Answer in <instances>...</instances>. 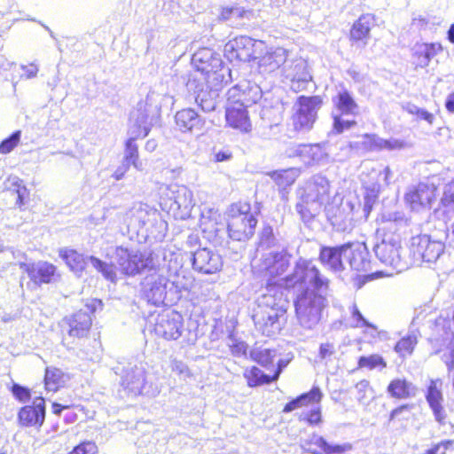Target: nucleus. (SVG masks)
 Instances as JSON below:
<instances>
[{"instance_id":"obj_3","label":"nucleus","mask_w":454,"mask_h":454,"mask_svg":"<svg viewBox=\"0 0 454 454\" xmlns=\"http://www.w3.org/2000/svg\"><path fill=\"white\" fill-rule=\"evenodd\" d=\"M330 183L321 175L313 176L305 184L301 194V201L296 210L304 222H309L320 212L322 206L328 201Z\"/></svg>"},{"instance_id":"obj_1","label":"nucleus","mask_w":454,"mask_h":454,"mask_svg":"<svg viewBox=\"0 0 454 454\" xmlns=\"http://www.w3.org/2000/svg\"><path fill=\"white\" fill-rule=\"evenodd\" d=\"M160 95L150 91L145 99L137 103L130 113L129 138L126 142L124 161L139 169L138 150L135 141L145 137L151 128L158 123L160 114Z\"/></svg>"},{"instance_id":"obj_41","label":"nucleus","mask_w":454,"mask_h":454,"mask_svg":"<svg viewBox=\"0 0 454 454\" xmlns=\"http://www.w3.org/2000/svg\"><path fill=\"white\" fill-rule=\"evenodd\" d=\"M248 12L245 8L234 5L223 7L219 15L222 21L230 22L232 26L240 24V20L247 16Z\"/></svg>"},{"instance_id":"obj_13","label":"nucleus","mask_w":454,"mask_h":454,"mask_svg":"<svg viewBox=\"0 0 454 454\" xmlns=\"http://www.w3.org/2000/svg\"><path fill=\"white\" fill-rule=\"evenodd\" d=\"M168 283V279L159 272L147 275L141 282L143 299L154 306L163 304Z\"/></svg>"},{"instance_id":"obj_22","label":"nucleus","mask_w":454,"mask_h":454,"mask_svg":"<svg viewBox=\"0 0 454 454\" xmlns=\"http://www.w3.org/2000/svg\"><path fill=\"white\" fill-rule=\"evenodd\" d=\"M345 262L356 271H367L371 262L369 253L364 243H348L344 248Z\"/></svg>"},{"instance_id":"obj_7","label":"nucleus","mask_w":454,"mask_h":454,"mask_svg":"<svg viewBox=\"0 0 454 454\" xmlns=\"http://www.w3.org/2000/svg\"><path fill=\"white\" fill-rule=\"evenodd\" d=\"M257 220L250 212L247 204H234L229 210L227 231L229 237L237 241H244L254 233Z\"/></svg>"},{"instance_id":"obj_30","label":"nucleus","mask_w":454,"mask_h":454,"mask_svg":"<svg viewBox=\"0 0 454 454\" xmlns=\"http://www.w3.org/2000/svg\"><path fill=\"white\" fill-rule=\"evenodd\" d=\"M325 212L331 224L340 231H347L353 227L351 213L346 212L344 207L333 205L325 206Z\"/></svg>"},{"instance_id":"obj_17","label":"nucleus","mask_w":454,"mask_h":454,"mask_svg":"<svg viewBox=\"0 0 454 454\" xmlns=\"http://www.w3.org/2000/svg\"><path fill=\"white\" fill-rule=\"evenodd\" d=\"M282 74L291 82V88L295 91H301L306 89L312 76L308 68V63L305 59L300 58L287 61L282 68Z\"/></svg>"},{"instance_id":"obj_11","label":"nucleus","mask_w":454,"mask_h":454,"mask_svg":"<svg viewBox=\"0 0 454 454\" xmlns=\"http://www.w3.org/2000/svg\"><path fill=\"white\" fill-rule=\"evenodd\" d=\"M115 260L121 272L126 276H136L144 270L153 267V258L150 254L122 247H116Z\"/></svg>"},{"instance_id":"obj_33","label":"nucleus","mask_w":454,"mask_h":454,"mask_svg":"<svg viewBox=\"0 0 454 454\" xmlns=\"http://www.w3.org/2000/svg\"><path fill=\"white\" fill-rule=\"evenodd\" d=\"M363 145L364 149H387V150H398L404 148L406 143L403 140L396 138L383 139L375 135L365 134L363 136Z\"/></svg>"},{"instance_id":"obj_8","label":"nucleus","mask_w":454,"mask_h":454,"mask_svg":"<svg viewBox=\"0 0 454 454\" xmlns=\"http://www.w3.org/2000/svg\"><path fill=\"white\" fill-rule=\"evenodd\" d=\"M165 206L176 219L185 220L191 216L195 202L192 192L185 185L171 184L168 187Z\"/></svg>"},{"instance_id":"obj_44","label":"nucleus","mask_w":454,"mask_h":454,"mask_svg":"<svg viewBox=\"0 0 454 454\" xmlns=\"http://www.w3.org/2000/svg\"><path fill=\"white\" fill-rule=\"evenodd\" d=\"M329 445L324 437L314 434L309 439L303 441L301 447L310 454H325Z\"/></svg>"},{"instance_id":"obj_52","label":"nucleus","mask_w":454,"mask_h":454,"mask_svg":"<svg viewBox=\"0 0 454 454\" xmlns=\"http://www.w3.org/2000/svg\"><path fill=\"white\" fill-rule=\"evenodd\" d=\"M21 137L20 130L13 132L9 137L5 138L0 144V153L6 154L11 153L19 144Z\"/></svg>"},{"instance_id":"obj_57","label":"nucleus","mask_w":454,"mask_h":454,"mask_svg":"<svg viewBox=\"0 0 454 454\" xmlns=\"http://www.w3.org/2000/svg\"><path fill=\"white\" fill-rule=\"evenodd\" d=\"M274 241L273 229L270 226L263 227L260 234V247H270L271 244H274Z\"/></svg>"},{"instance_id":"obj_9","label":"nucleus","mask_w":454,"mask_h":454,"mask_svg":"<svg viewBox=\"0 0 454 454\" xmlns=\"http://www.w3.org/2000/svg\"><path fill=\"white\" fill-rule=\"evenodd\" d=\"M192 64L197 72L201 73L204 82H209L211 77L214 80L223 82L225 71L223 67V61L220 55L212 49L201 48L198 50L192 55Z\"/></svg>"},{"instance_id":"obj_19","label":"nucleus","mask_w":454,"mask_h":454,"mask_svg":"<svg viewBox=\"0 0 454 454\" xmlns=\"http://www.w3.org/2000/svg\"><path fill=\"white\" fill-rule=\"evenodd\" d=\"M45 419V401L38 396L33 401L32 405L22 407L18 413L19 423L22 427H34L40 428Z\"/></svg>"},{"instance_id":"obj_32","label":"nucleus","mask_w":454,"mask_h":454,"mask_svg":"<svg viewBox=\"0 0 454 454\" xmlns=\"http://www.w3.org/2000/svg\"><path fill=\"white\" fill-rule=\"evenodd\" d=\"M387 392L393 398L405 400L415 397L418 388L406 379L397 378L390 381Z\"/></svg>"},{"instance_id":"obj_43","label":"nucleus","mask_w":454,"mask_h":454,"mask_svg":"<svg viewBox=\"0 0 454 454\" xmlns=\"http://www.w3.org/2000/svg\"><path fill=\"white\" fill-rule=\"evenodd\" d=\"M65 376L61 370L47 368L44 376V384L47 391L56 392L65 383Z\"/></svg>"},{"instance_id":"obj_46","label":"nucleus","mask_w":454,"mask_h":454,"mask_svg":"<svg viewBox=\"0 0 454 454\" xmlns=\"http://www.w3.org/2000/svg\"><path fill=\"white\" fill-rule=\"evenodd\" d=\"M332 116L333 120V131L336 134L349 130L357 124L355 120L357 115H341L340 113H332Z\"/></svg>"},{"instance_id":"obj_60","label":"nucleus","mask_w":454,"mask_h":454,"mask_svg":"<svg viewBox=\"0 0 454 454\" xmlns=\"http://www.w3.org/2000/svg\"><path fill=\"white\" fill-rule=\"evenodd\" d=\"M171 370L178 375L184 376V378L190 377L191 372L188 366L182 361L174 359L171 361Z\"/></svg>"},{"instance_id":"obj_20","label":"nucleus","mask_w":454,"mask_h":454,"mask_svg":"<svg viewBox=\"0 0 454 454\" xmlns=\"http://www.w3.org/2000/svg\"><path fill=\"white\" fill-rule=\"evenodd\" d=\"M253 262V267L258 268V271L265 273V276L278 277L286 272L289 266V260L282 253L269 252L262 255L260 263Z\"/></svg>"},{"instance_id":"obj_15","label":"nucleus","mask_w":454,"mask_h":454,"mask_svg":"<svg viewBox=\"0 0 454 454\" xmlns=\"http://www.w3.org/2000/svg\"><path fill=\"white\" fill-rule=\"evenodd\" d=\"M435 198L436 187L425 183L411 187L404 196L405 202L413 211L431 208Z\"/></svg>"},{"instance_id":"obj_2","label":"nucleus","mask_w":454,"mask_h":454,"mask_svg":"<svg viewBox=\"0 0 454 454\" xmlns=\"http://www.w3.org/2000/svg\"><path fill=\"white\" fill-rule=\"evenodd\" d=\"M282 292L276 283H269L266 293L261 296L258 310L253 316L255 328L266 336L278 334L282 327L280 318L285 316L277 298L282 297Z\"/></svg>"},{"instance_id":"obj_47","label":"nucleus","mask_w":454,"mask_h":454,"mask_svg":"<svg viewBox=\"0 0 454 454\" xmlns=\"http://www.w3.org/2000/svg\"><path fill=\"white\" fill-rule=\"evenodd\" d=\"M436 212H442L443 215L454 213V182L446 185L443 194L440 200Z\"/></svg>"},{"instance_id":"obj_38","label":"nucleus","mask_w":454,"mask_h":454,"mask_svg":"<svg viewBox=\"0 0 454 454\" xmlns=\"http://www.w3.org/2000/svg\"><path fill=\"white\" fill-rule=\"evenodd\" d=\"M276 184L280 188L291 186L300 175L298 168H287L273 171L269 174Z\"/></svg>"},{"instance_id":"obj_14","label":"nucleus","mask_w":454,"mask_h":454,"mask_svg":"<svg viewBox=\"0 0 454 454\" xmlns=\"http://www.w3.org/2000/svg\"><path fill=\"white\" fill-rule=\"evenodd\" d=\"M411 251L416 259L434 262L444 251V244L431 240L427 235H418L411 239Z\"/></svg>"},{"instance_id":"obj_54","label":"nucleus","mask_w":454,"mask_h":454,"mask_svg":"<svg viewBox=\"0 0 454 454\" xmlns=\"http://www.w3.org/2000/svg\"><path fill=\"white\" fill-rule=\"evenodd\" d=\"M228 346L234 356H240L247 352V344L244 341L236 340L232 335H230L228 338Z\"/></svg>"},{"instance_id":"obj_18","label":"nucleus","mask_w":454,"mask_h":454,"mask_svg":"<svg viewBox=\"0 0 454 454\" xmlns=\"http://www.w3.org/2000/svg\"><path fill=\"white\" fill-rule=\"evenodd\" d=\"M192 260L193 270L203 274H215L223 267L221 255L208 248L195 251Z\"/></svg>"},{"instance_id":"obj_4","label":"nucleus","mask_w":454,"mask_h":454,"mask_svg":"<svg viewBox=\"0 0 454 454\" xmlns=\"http://www.w3.org/2000/svg\"><path fill=\"white\" fill-rule=\"evenodd\" d=\"M115 373H121L120 392L129 398L155 396L160 393L159 387L147 380L145 368L141 364L129 363L121 368L118 366Z\"/></svg>"},{"instance_id":"obj_49","label":"nucleus","mask_w":454,"mask_h":454,"mask_svg":"<svg viewBox=\"0 0 454 454\" xmlns=\"http://www.w3.org/2000/svg\"><path fill=\"white\" fill-rule=\"evenodd\" d=\"M159 213L154 209H147V207H140L136 210L135 218L142 227H146L157 220Z\"/></svg>"},{"instance_id":"obj_10","label":"nucleus","mask_w":454,"mask_h":454,"mask_svg":"<svg viewBox=\"0 0 454 454\" xmlns=\"http://www.w3.org/2000/svg\"><path fill=\"white\" fill-rule=\"evenodd\" d=\"M402 251L401 238L398 234L384 235L381 241L374 247L377 258L382 263L398 271H402L407 267V263L402 258Z\"/></svg>"},{"instance_id":"obj_6","label":"nucleus","mask_w":454,"mask_h":454,"mask_svg":"<svg viewBox=\"0 0 454 454\" xmlns=\"http://www.w3.org/2000/svg\"><path fill=\"white\" fill-rule=\"evenodd\" d=\"M285 281L287 287H297L298 293L303 290H313L322 294L327 287V280L321 276L313 262L302 259L297 262L294 273Z\"/></svg>"},{"instance_id":"obj_36","label":"nucleus","mask_w":454,"mask_h":454,"mask_svg":"<svg viewBox=\"0 0 454 454\" xmlns=\"http://www.w3.org/2000/svg\"><path fill=\"white\" fill-rule=\"evenodd\" d=\"M374 21L372 14H364L354 23L350 36L352 40L362 41L367 39L370 35L371 26Z\"/></svg>"},{"instance_id":"obj_35","label":"nucleus","mask_w":454,"mask_h":454,"mask_svg":"<svg viewBox=\"0 0 454 454\" xmlns=\"http://www.w3.org/2000/svg\"><path fill=\"white\" fill-rule=\"evenodd\" d=\"M91 326L90 316L86 312L79 311L74 315L69 322L68 334L71 337H84Z\"/></svg>"},{"instance_id":"obj_51","label":"nucleus","mask_w":454,"mask_h":454,"mask_svg":"<svg viewBox=\"0 0 454 454\" xmlns=\"http://www.w3.org/2000/svg\"><path fill=\"white\" fill-rule=\"evenodd\" d=\"M358 365L359 367H366L372 370L380 365L385 368L387 364L381 356L374 354L369 356H361L358 361Z\"/></svg>"},{"instance_id":"obj_31","label":"nucleus","mask_w":454,"mask_h":454,"mask_svg":"<svg viewBox=\"0 0 454 454\" xmlns=\"http://www.w3.org/2000/svg\"><path fill=\"white\" fill-rule=\"evenodd\" d=\"M333 113H340L341 115H358L359 106L355 101L351 93L347 90H340L335 97L333 98Z\"/></svg>"},{"instance_id":"obj_48","label":"nucleus","mask_w":454,"mask_h":454,"mask_svg":"<svg viewBox=\"0 0 454 454\" xmlns=\"http://www.w3.org/2000/svg\"><path fill=\"white\" fill-rule=\"evenodd\" d=\"M89 260L93 268L100 272L106 280L112 283L117 281V273L114 264L103 262L95 256H90Z\"/></svg>"},{"instance_id":"obj_63","label":"nucleus","mask_w":454,"mask_h":454,"mask_svg":"<svg viewBox=\"0 0 454 454\" xmlns=\"http://www.w3.org/2000/svg\"><path fill=\"white\" fill-rule=\"evenodd\" d=\"M442 360L445 363L449 373H453V387H454V349L451 348L449 350L448 354L444 353L442 355Z\"/></svg>"},{"instance_id":"obj_37","label":"nucleus","mask_w":454,"mask_h":454,"mask_svg":"<svg viewBox=\"0 0 454 454\" xmlns=\"http://www.w3.org/2000/svg\"><path fill=\"white\" fill-rule=\"evenodd\" d=\"M321 398L322 393L319 387H314L309 392L302 394L296 399H294L293 401L286 403L284 408V411L290 412L309 403H319L321 401Z\"/></svg>"},{"instance_id":"obj_25","label":"nucleus","mask_w":454,"mask_h":454,"mask_svg":"<svg viewBox=\"0 0 454 454\" xmlns=\"http://www.w3.org/2000/svg\"><path fill=\"white\" fill-rule=\"evenodd\" d=\"M288 61V51L281 47L272 48L258 60V68L262 74L272 73L283 67Z\"/></svg>"},{"instance_id":"obj_40","label":"nucleus","mask_w":454,"mask_h":454,"mask_svg":"<svg viewBox=\"0 0 454 454\" xmlns=\"http://www.w3.org/2000/svg\"><path fill=\"white\" fill-rule=\"evenodd\" d=\"M244 378L247 380V385L250 387H256L274 381L272 376L265 374L256 366L246 369Z\"/></svg>"},{"instance_id":"obj_61","label":"nucleus","mask_w":454,"mask_h":454,"mask_svg":"<svg viewBox=\"0 0 454 454\" xmlns=\"http://www.w3.org/2000/svg\"><path fill=\"white\" fill-rule=\"evenodd\" d=\"M352 450L350 443L330 444L325 454H342Z\"/></svg>"},{"instance_id":"obj_29","label":"nucleus","mask_w":454,"mask_h":454,"mask_svg":"<svg viewBox=\"0 0 454 454\" xmlns=\"http://www.w3.org/2000/svg\"><path fill=\"white\" fill-rule=\"evenodd\" d=\"M175 121L182 132L201 130L205 124L204 120L192 108L178 111L175 115Z\"/></svg>"},{"instance_id":"obj_34","label":"nucleus","mask_w":454,"mask_h":454,"mask_svg":"<svg viewBox=\"0 0 454 454\" xmlns=\"http://www.w3.org/2000/svg\"><path fill=\"white\" fill-rule=\"evenodd\" d=\"M59 255L75 274L81 275L90 262L89 257L73 249H61Z\"/></svg>"},{"instance_id":"obj_58","label":"nucleus","mask_w":454,"mask_h":454,"mask_svg":"<svg viewBox=\"0 0 454 454\" xmlns=\"http://www.w3.org/2000/svg\"><path fill=\"white\" fill-rule=\"evenodd\" d=\"M98 448L94 442H85L76 446L69 454H96Z\"/></svg>"},{"instance_id":"obj_28","label":"nucleus","mask_w":454,"mask_h":454,"mask_svg":"<svg viewBox=\"0 0 454 454\" xmlns=\"http://www.w3.org/2000/svg\"><path fill=\"white\" fill-rule=\"evenodd\" d=\"M344 248L345 245L322 247L319 254L321 262L334 272H341L346 268Z\"/></svg>"},{"instance_id":"obj_21","label":"nucleus","mask_w":454,"mask_h":454,"mask_svg":"<svg viewBox=\"0 0 454 454\" xmlns=\"http://www.w3.org/2000/svg\"><path fill=\"white\" fill-rule=\"evenodd\" d=\"M254 44L251 37L239 36L225 44L224 53L230 60L247 62L253 58Z\"/></svg>"},{"instance_id":"obj_55","label":"nucleus","mask_w":454,"mask_h":454,"mask_svg":"<svg viewBox=\"0 0 454 454\" xmlns=\"http://www.w3.org/2000/svg\"><path fill=\"white\" fill-rule=\"evenodd\" d=\"M427 49L422 43H418L414 47V56L417 58V66L426 67L429 65V59L427 56Z\"/></svg>"},{"instance_id":"obj_5","label":"nucleus","mask_w":454,"mask_h":454,"mask_svg":"<svg viewBox=\"0 0 454 454\" xmlns=\"http://www.w3.org/2000/svg\"><path fill=\"white\" fill-rule=\"evenodd\" d=\"M325 301L323 294L313 290H303L297 294L294 301L295 312L303 328L313 329L319 323Z\"/></svg>"},{"instance_id":"obj_12","label":"nucleus","mask_w":454,"mask_h":454,"mask_svg":"<svg viewBox=\"0 0 454 454\" xmlns=\"http://www.w3.org/2000/svg\"><path fill=\"white\" fill-rule=\"evenodd\" d=\"M320 102L317 97H301L299 98L296 111L292 118L295 130L306 132L312 129Z\"/></svg>"},{"instance_id":"obj_53","label":"nucleus","mask_w":454,"mask_h":454,"mask_svg":"<svg viewBox=\"0 0 454 454\" xmlns=\"http://www.w3.org/2000/svg\"><path fill=\"white\" fill-rule=\"evenodd\" d=\"M242 92V82H240L239 84L233 86L228 90L226 94L227 105L238 106L239 104L243 103L242 100H240Z\"/></svg>"},{"instance_id":"obj_56","label":"nucleus","mask_w":454,"mask_h":454,"mask_svg":"<svg viewBox=\"0 0 454 454\" xmlns=\"http://www.w3.org/2000/svg\"><path fill=\"white\" fill-rule=\"evenodd\" d=\"M12 393L20 403H27L31 398L30 390L17 383L12 385Z\"/></svg>"},{"instance_id":"obj_45","label":"nucleus","mask_w":454,"mask_h":454,"mask_svg":"<svg viewBox=\"0 0 454 454\" xmlns=\"http://www.w3.org/2000/svg\"><path fill=\"white\" fill-rule=\"evenodd\" d=\"M277 356L278 352L276 349L259 348H254L251 351L252 359L267 370L273 364V361Z\"/></svg>"},{"instance_id":"obj_64","label":"nucleus","mask_w":454,"mask_h":454,"mask_svg":"<svg viewBox=\"0 0 454 454\" xmlns=\"http://www.w3.org/2000/svg\"><path fill=\"white\" fill-rule=\"evenodd\" d=\"M452 444V441L442 442L429 449L425 454H445V450Z\"/></svg>"},{"instance_id":"obj_27","label":"nucleus","mask_w":454,"mask_h":454,"mask_svg":"<svg viewBox=\"0 0 454 454\" xmlns=\"http://www.w3.org/2000/svg\"><path fill=\"white\" fill-rule=\"evenodd\" d=\"M225 118L228 125L233 129H239L241 132H249L251 130L247 106L242 104L238 106L227 105Z\"/></svg>"},{"instance_id":"obj_26","label":"nucleus","mask_w":454,"mask_h":454,"mask_svg":"<svg viewBox=\"0 0 454 454\" xmlns=\"http://www.w3.org/2000/svg\"><path fill=\"white\" fill-rule=\"evenodd\" d=\"M442 386V381L440 379L432 380L427 387L426 399L433 411L435 420L441 425H445L446 416L442 405L443 401Z\"/></svg>"},{"instance_id":"obj_59","label":"nucleus","mask_w":454,"mask_h":454,"mask_svg":"<svg viewBox=\"0 0 454 454\" xmlns=\"http://www.w3.org/2000/svg\"><path fill=\"white\" fill-rule=\"evenodd\" d=\"M300 419L301 420H306L309 425H317L321 421L320 410L317 408L308 412H302Z\"/></svg>"},{"instance_id":"obj_39","label":"nucleus","mask_w":454,"mask_h":454,"mask_svg":"<svg viewBox=\"0 0 454 454\" xmlns=\"http://www.w3.org/2000/svg\"><path fill=\"white\" fill-rule=\"evenodd\" d=\"M242 90L240 100L243 102L241 104L247 107L257 103L262 98V90L255 83L246 80L242 81Z\"/></svg>"},{"instance_id":"obj_24","label":"nucleus","mask_w":454,"mask_h":454,"mask_svg":"<svg viewBox=\"0 0 454 454\" xmlns=\"http://www.w3.org/2000/svg\"><path fill=\"white\" fill-rule=\"evenodd\" d=\"M196 74H189L188 80L186 81V87L189 91H193L195 96V101L199 106L204 112H211L216 107V101L215 97L216 96L215 91H207L203 90L202 82H199Z\"/></svg>"},{"instance_id":"obj_42","label":"nucleus","mask_w":454,"mask_h":454,"mask_svg":"<svg viewBox=\"0 0 454 454\" xmlns=\"http://www.w3.org/2000/svg\"><path fill=\"white\" fill-rule=\"evenodd\" d=\"M418 343V331H411L407 336L402 338L395 346V351L403 358L411 356Z\"/></svg>"},{"instance_id":"obj_62","label":"nucleus","mask_w":454,"mask_h":454,"mask_svg":"<svg viewBox=\"0 0 454 454\" xmlns=\"http://www.w3.org/2000/svg\"><path fill=\"white\" fill-rule=\"evenodd\" d=\"M356 389L357 391V399L362 402L363 400L366 399L367 392L370 390V383L368 380H361L356 385Z\"/></svg>"},{"instance_id":"obj_50","label":"nucleus","mask_w":454,"mask_h":454,"mask_svg":"<svg viewBox=\"0 0 454 454\" xmlns=\"http://www.w3.org/2000/svg\"><path fill=\"white\" fill-rule=\"evenodd\" d=\"M350 313H351V319L354 322V325H353L354 327L361 328V327L366 326V327L372 329V331L378 333V334L380 333L378 332V328L375 325L371 324L364 317V316L358 309L356 303H353V305L350 307Z\"/></svg>"},{"instance_id":"obj_23","label":"nucleus","mask_w":454,"mask_h":454,"mask_svg":"<svg viewBox=\"0 0 454 454\" xmlns=\"http://www.w3.org/2000/svg\"><path fill=\"white\" fill-rule=\"evenodd\" d=\"M19 266L35 284H48L55 281L57 277L56 267L47 262H38L37 263L20 262Z\"/></svg>"},{"instance_id":"obj_16","label":"nucleus","mask_w":454,"mask_h":454,"mask_svg":"<svg viewBox=\"0 0 454 454\" xmlns=\"http://www.w3.org/2000/svg\"><path fill=\"white\" fill-rule=\"evenodd\" d=\"M183 317L174 310L159 314L154 325V332L166 340H177L182 334Z\"/></svg>"}]
</instances>
